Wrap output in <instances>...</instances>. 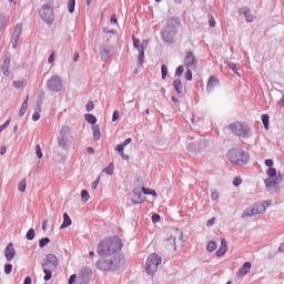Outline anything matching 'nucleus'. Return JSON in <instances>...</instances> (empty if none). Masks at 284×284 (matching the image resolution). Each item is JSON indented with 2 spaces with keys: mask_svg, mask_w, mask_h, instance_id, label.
<instances>
[{
  "mask_svg": "<svg viewBox=\"0 0 284 284\" xmlns=\"http://www.w3.org/2000/svg\"><path fill=\"white\" fill-rule=\"evenodd\" d=\"M6 260L10 263L17 256V251L14 250V244L9 243L4 250Z\"/></svg>",
  "mask_w": 284,
  "mask_h": 284,
  "instance_id": "18",
  "label": "nucleus"
},
{
  "mask_svg": "<svg viewBox=\"0 0 284 284\" xmlns=\"http://www.w3.org/2000/svg\"><path fill=\"white\" fill-rule=\"evenodd\" d=\"M226 156L229 161L235 163V165H247L250 162V154L243 149H231Z\"/></svg>",
  "mask_w": 284,
  "mask_h": 284,
  "instance_id": "3",
  "label": "nucleus"
},
{
  "mask_svg": "<svg viewBox=\"0 0 284 284\" xmlns=\"http://www.w3.org/2000/svg\"><path fill=\"white\" fill-rule=\"evenodd\" d=\"M26 187H28V182L26 179L21 180L19 185H18V190L19 192H26Z\"/></svg>",
  "mask_w": 284,
  "mask_h": 284,
  "instance_id": "39",
  "label": "nucleus"
},
{
  "mask_svg": "<svg viewBox=\"0 0 284 284\" xmlns=\"http://www.w3.org/2000/svg\"><path fill=\"white\" fill-rule=\"evenodd\" d=\"M143 201H145V194L142 193L141 190L134 189L133 196L131 199V203H133V205H141V203H143Z\"/></svg>",
  "mask_w": 284,
  "mask_h": 284,
  "instance_id": "14",
  "label": "nucleus"
},
{
  "mask_svg": "<svg viewBox=\"0 0 284 284\" xmlns=\"http://www.w3.org/2000/svg\"><path fill=\"white\" fill-rule=\"evenodd\" d=\"M227 252V241L223 239L221 241V247L216 251L215 255L216 256H225V253Z\"/></svg>",
  "mask_w": 284,
  "mask_h": 284,
  "instance_id": "24",
  "label": "nucleus"
},
{
  "mask_svg": "<svg viewBox=\"0 0 284 284\" xmlns=\"http://www.w3.org/2000/svg\"><path fill=\"white\" fill-rule=\"evenodd\" d=\"M179 28H181V19L178 17L169 18L161 29L162 40L165 43H174V38L179 34Z\"/></svg>",
  "mask_w": 284,
  "mask_h": 284,
  "instance_id": "2",
  "label": "nucleus"
},
{
  "mask_svg": "<svg viewBox=\"0 0 284 284\" xmlns=\"http://www.w3.org/2000/svg\"><path fill=\"white\" fill-rule=\"evenodd\" d=\"M81 199L84 203H88V201H90V193H88V190L81 191Z\"/></svg>",
  "mask_w": 284,
  "mask_h": 284,
  "instance_id": "40",
  "label": "nucleus"
},
{
  "mask_svg": "<svg viewBox=\"0 0 284 284\" xmlns=\"http://www.w3.org/2000/svg\"><path fill=\"white\" fill-rule=\"evenodd\" d=\"M264 183H265L266 187H276V185L278 183V178H276L275 180H272V178H268V179L264 180Z\"/></svg>",
  "mask_w": 284,
  "mask_h": 284,
  "instance_id": "32",
  "label": "nucleus"
},
{
  "mask_svg": "<svg viewBox=\"0 0 284 284\" xmlns=\"http://www.w3.org/2000/svg\"><path fill=\"white\" fill-rule=\"evenodd\" d=\"M100 181H101V178H98L94 180V182L91 184L92 190H97V187H99Z\"/></svg>",
  "mask_w": 284,
  "mask_h": 284,
  "instance_id": "58",
  "label": "nucleus"
},
{
  "mask_svg": "<svg viewBox=\"0 0 284 284\" xmlns=\"http://www.w3.org/2000/svg\"><path fill=\"white\" fill-rule=\"evenodd\" d=\"M11 121H12V119H9L2 125H0V132H3V130H6V128H8V125H10Z\"/></svg>",
  "mask_w": 284,
  "mask_h": 284,
  "instance_id": "57",
  "label": "nucleus"
},
{
  "mask_svg": "<svg viewBox=\"0 0 284 284\" xmlns=\"http://www.w3.org/2000/svg\"><path fill=\"white\" fill-rule=\"evenodd\" d=\"M209 26L210 28H216V20H214V16L209 14Z\"/></svg>",
  "mask_w": 284,
  "mask_h": 284,
  "instance_id": "49",
  "label": "nucleus"
},
{
  "mask_svg": "<svg viewBox=\"0 0 284 284\" xmlns=\"http://www.w3.org/2000/svg\"><path fill=\"white\" fill-rule=\"evenodd\" d=\"M266 174L271 178V179H276V169L271 168L267 170Z\"/></svg>",
  "mask_w": 284,
  "mask_h": 284,
  "instance_id": "47",
  "label": "nucleus"
},
{
  "mask_svg": "<svg viewBox=\"0 0 284 284\" xmlns=\"http://www.w3.org/2000/svg\"><path fill=\"white\" fill-rule=\"evenodd\" d=\"M173 88L178 92V94H183V82L181 79H175L173 81Z\"/></svg>",
  "mask_w": 284,
  "mask_h": 284,
  "instance_id": "26",
  "label": "nucleus"
},
{
  "mask_svg": "<svg viewBox=\"0 0 284 284\" xmlns=\"http://www.w3.org/2000/svg\"><path fill=\"white\" fill-rule=\"evenodd\" d=\"M39 119H41V114H39V112H34L32 115V121H39Z\"/></svg>",
  "mask_w": 284,
  "mask_h": 284,
  "instance_id": "62",
  "label": "nucleus"
},
{
  "mask_svg": "<svg viewBox=\"0 0 284 284\" xmlns=\"http://www.w3.org/2000/svg\"><path fill=\"white\" fill-rule=\"evenodd\" d=\"M262 123H263L265 130H270V115L268 114L262 115Z\"/></svg>",
  "mask_w": 284,
  "mask_h": 284,
  "instance_id": "35",
  "label": "nucleus"
},
{
  "mask_svg": "<svg viewBox=\"0 0 284 284\" xmlns=\"http://www.w3.org/2000/svg\"><path fill=\"white\" fill-rule=\"evenodd\" d=\"M75 6H77V0L68 1V11L70 12V14H72L74 12Z\"/></svg>",
  "mask_w": 284,
  "mask_h": 284,
  "instance_id": "38",
  "label": "nucleus"
},
{
  "mask_svg": "<svg viewBox=\"0 0 284 284\" xmlns=\"http://www.w3.org/2000/svg\"><path fill=\"white\" fill-rule=\"evenodd\" d=\"M13 85L16 87V88H23V81H14L13 82Z\"/></svg>",
  "mask_w": 284,
  "mask_h": 284,
  "instance_id": "63",
  "label": "nucleus"
},
{
  "mask_svg": "<svg viewBox=\"0 0 284 284\" xmlns=\"http://www.w3.org/2000/svg\"><path fill=\"white\" fill-rule=\"evenodd\" d=\"M104 174L112 176L114 174V163H110L106 168L103 169Z\"/></svg>",
  "mask_w": 284,
  "mask_h": 284,
  "instance_id": "34",
  "label": "nucleus"
},
{
  "mask_svg": "<svg viewBox=\"0 0 284 284\" xmlns=\"http://www.w3.org/2000/svg\"><path fill=\"white\" fill-rule=\"evenodd\" d=\"M192 70L194 69H186V72H185L186 81H192Z\"/></svg>",
  "mask_w": 284,
  "mask_h": 284,
  "instance_id": "53",
  "label": "nucleus"
},
{
  "mask_svg": "<svg viewBox=\"0 0 284 284\" xmlns=\"http://www.w3.org/2000/svg\"><path fill=\"white\" fill-rule=\"evenodd\" d=\"M4 274H12V264L4 265Z\"/></svg>",
  "mask_w": 284,
  "mask_h": 284,
  "instance_id": "54",
  "label": "nucleus"
},
{
  "mask_svg": "<svg viewBox=\"0 0 284 284\" xmlns=\"http://www.w3.org/2000/svg\"><path fill=\"white\" fill-rule=\"evenodd\" d=\"M216 247H217L216 242L210 241L206 246V250H207V252H214V250H216Z\"/></svg>",
  "mask_w": 284,
  "mask_h": 284,
  "instance_id": "42",
  "label": "nucleus"
},
{
  "mask_svg": "<svg viewBox=\"0 0 284 284\" xmlns=\"http://www.w3.org/2000/svg\"><path fill=\"white\" fill-rule=\"evenodd\" d=\"M36 154L38 159H43V152H41V145L37 144L36 146Z\"/></svg>",
  "mask_w": 284,
  "mask_h": 284,
  "instance_id": "51",
  "label": "nucleus"
},
{
  "mask_svg": "<svg viewBox=\"0 0 284 284\" xmlns=\"http://www.w3.org/2000/svg\"><path fill=\"white\" fill-rule=\"evenodd\" d=\"M95 267L101 272H112V262L111 260L100 258L95 263Z\"/></svg>",
  "mask_w": 284,
  "mask_h": 284,
  "instance_id": "13",
  "label": "nucleus"
},
{
  "mask_svg": "<svg viewBox=\"0 0 284 284\" xmlns=\"http://www.w3.org/2000/svg\"><path fill=\"white\" fill-rule=\"evenodd\" d=\"M58 143L62 150H70V145H72V133L69 126H62L58 136Z\"/></svg>",
  "mask_w": 284,
  "mask_h": 284,
  "instance_id": "6",
  "label": "nucleus"
},
{
  "mask_svg": "<svg viewBox=\"0 0 284 284\" xmlns=\"http://www.w3.org/2000/svg\"><path fill=\"white\" fill-rule=\"evenodd\" d=\"M265 165H266V168L271 169L274 166V161L272 159H267V160H265Z\"/></svg>",
  "mask_w": 284,
  "mask_h": 284,
  "instance_id": "60",
  "label": "nucleus"
},
{
  "mask_svg": "<svg viewBox=\"0 0 284 284\" xmlns=\"http://www.w3.org/2000/svg\"><path fill=\"white\" fill-rule=\"evenodd\" d=\"M48 243H50V237H43L39 241V247H45V245H48Z\"/></svg>",
  "mask_w": 284,
  "mask_h": 284,
  "instance_id": "46",
  "label": "nucleus"
},
{
  "mask_svg": "<svg viewBox=\"0 0 284 284\" xmlns=\"http://www.w3.org/2000/svg\"><path fill=\"white\" fill-rule=\"evenodd\" d=\"M72 225V220L70 219V215L68 213L63 214V223L60 226V230H65V227H70Z\"/></svg>",
  "mask_w": 284,
  "mask_h": 284,
  "instance_id": "27",
  "label": "nucleus"
},
{
  "mask_svg": "<svg viewBox=\"0 0 284 284\" xmlns=\"http://www.w3.org/2000/svg\"><path fill=\"white\" fill-rule=\"evenodd\" d=\"M162 263L161 256L158 254L149 255L146 263L144 265V270L149 276H154L156 272H159V266Z\"/></svg>",
  "mask_w": 284,
  "mask_h": 284,
  "instance_id": "4",
  "label": "nucleus"
},
{
  "mask_svg": "<svg viewBox=\"0 0 284 284\" xmlns=\"http://www.w3.org/2000/svg\"><path fill=\"white\" fill-rule=\"evenodd\" d=\"M87 112H92L94 110V102L90 101L85 105Z\"/></svg>",
  "mask_w": 284,
  "mask_h": 284,
  "instance_id": "52",
  "label": "nucleus"
},
{
  "mask_svg": "<svg viewBox=\"0 0 284 284\" xmlns=\"http://www.w3.org/2000/svg\"><path fill=\"white\" fill-rule=\"evenodd\" d=\"M47 88L50 92H61V90H63V85L61 84V78H59V75H52L47 81Z\"/></svg>",
  "mask_w": 284,
  "mask_h": 284,
  "instance_id": "9",
  "label": "nucleus"
},
{
  "mask_svg": "<svg viewBox=\"0 0 284 284\" xmlns=\"http://www.w3.org/2000/svg\"><path fill=\"white\" fill-rule=\"evenodd\" d=\"M142 192H143L144 196H145V194L149 196H159V194L156 193L155 190L148 189L145 186H142Z\"/></svg>",
  "mask_w": 284,
  "mask_h": 284,
  "instance_id": "33",
  "label": "nucleus"
},
{
  "mask_svg": "<svg viewBox=\"0 0 284 284\" xmlns=\"http://www.w3.org/2000/svg\"><path fill=\"white\" fill-rule=\"evenodd\" d=\"M23 284H32V277L27 276V277L24 278Z\"/></svg>",
  "mask_w": 284,
  "mask_h": 284,
  "instance_id": "64",
  "label": "nucleus"
},
{
  "mask_svg": "<svg viewBox=\"0 0 284 284\" xmlns=\"http://www.w3.org/2000/svg\"><path fill=\"white\" fill-rule=\"evenodd\" d=\"M112 272H116V270H121L123 265H125V256L123 254H118L114 257L110 258Z\"/></svg>",
  "mask_w": 284,
  "mask_h": 284,
  "instance_id": "12",
  "label": "nucleus"
},
{
  "mask_svg": "<svg viewBox=\"0 0 284 284\" xmlns=\"http://www.w3.org/2000/svg\"><path fill=\"white\" fill-rule=\"evenodd\" d=\"M267 207H270V203H267V201H264L261 205H260V213L263 214V212H265L267 210Z\"/></svg>",
  "mask_w": 284,
  "mask_h": 284,
  "instance_id": "48",
  "label": "nucleus"
},
{
  "mask_svg": "<svg viewBox=\"0 0 284 284\" xmlns=\"http://www.w3.org/2000/svg\"><path fill=\"white\" fill-rule=\"evenodd\" d=\"M242 14L245 17V21L247 23H254V14L252 13V10L247 7L241 8Z\"/></svg>",
  "mask_w": 284,
  "mask_h": 284,
  "instance_id": "22",
  "label": "nucleus"
},
{
  "mask_svg": "<svg viewBox=\"0 0 284 284\" xmlns=\"http://www.w3.org/2000/svg\"><path fill=\"white\" fill-rule=\"evenodd\" d=\"M241 183H243V180H241V179H239V178H235V179L233 180V185H234L235 187H239V185H241Z\"/></svg>",
  "mask_w": 284,
  "mask_h": 284,
  "instance_id": "61",
  "label": "nucleus"
},
{
  "mask_svg": "<svg viewBox=\"0 0 284 284\" xmlns=\"http://www.w3.org/2000/svg\"><path fill=\"white\" fill-rule=\"evenodd\" d=\"M184 65L186 70H196V67L199 65V61L196 60L194 52L192 51L186 52L184 58Z\"/></svg>",
  "mask_w": 284,
  "mask_h": 284,
  "instance_id": "11",
  "label": "nucleus"
},
{
  "mask_svg": "<svg viewBox=\"0 0 284 284\" xmlns=\"http://www.w3.org/2000/svg\"><path fill=\"white\" fill-rule=\"evenodd\" d=\"M93 130V139L94 141H99L101 139V128L99 124L92 126Z\"/></svg>",
  "mask_w": 284,
  "mask_h": 284,
  "instance_id": "29",
  "label": "nucleus"
},
{
  "mask_svg": "<svg viewBox=\"0 0 284 284\" xmlns=\"http://www.w3.org/2000/svg\"><path fill=\"white\" fill-rule=\"evenodd\" d=\"M90 278H92V270L84 267L80 271L79 281L81 284H89Z\"/></svg>",
  "mask_w": 284,
  "mask_h": 284,
  "instance_id": "17",
  "label": "nucleus"
},
{
  "mask_svg": "<svg viewBox=\"0 0 284 284\" xmlns=\"http://www.w3.org/2000/svg\"><path fill=\"white\" fill-rule=\"evenodd\" d=\"M256 214H261V210L254 206H248L243 213L242 217L247 219L248 216H256Z\"/></svg>",
  "mask_w": 284,
  "mask_h": 284,
  "instance_id": "23",
  "label": "nucleus"
},
{
  "mask_svg": "<svg viewBox=\"0 0 284 284\" xmlns=\"http://www.w3.org/2000/svg\"><path fill=\"white\" fill-rule=\"evenodd\" d=\"M185 72V68L183 65H179L175 70V77H181Z\"/></svg>",
  "mask_w": 284,
  "mask_h": 284,
  "instance_id": "50",
  "label": "nucleus"
},
{
  "mask_svg": "<svg viewBox=\"0 0 284 284\" xmlns=\"http://www.w3.org/2000/svg\"><path fill=\"white\" fill-rule=\"evenodd\" d=\"M124 148H122V151L121 150H115V152H118L121 156V159H123V161H130V155L125 154L123 152Z\"/></svg>",
  "mask_w": 284,
  "mask_h": 284,
  "instance_id": "45",
  "label": "nucleus"
},
{
  "mask_svg": "<svg viewBox=\"0 0 284 284\" xmlns=\"http://www.w3.org/2000/svg\"><path fill=\"white\" fill-rule=\"evenodd\" d=\"M84 119L87 122L90 123V125H97V116H94V114L87 113V114H84Z\"/></svg>",
  "mask_w": 284,
  "mask_h": 284,
  "instance_id": "30",
  "label": "nucleus"
},
{
  "mask_svg": "<svg viewBox=\"0 0 284 284\" xmlns=\"http://www.w3.org/2000/svg\"><path fill=\"white\" fill-rule=\"evenodd\" d=\"M216 88H221V81L215 75H211L206 84V91L214 92Z\"/></svg>",
  "mask_w": 284,
  "mask_h": 284,
  "instance_id": "16",
  "label": "nucleus"
},
{
  "mask_svg": "<svg viewBox=\"0 0 284 284\" xmlns=\"http://www.w3.org/2000/svg\"><path fill=\"white\" fill-rule=\"evenodd\" d=\"M114 55V47L104 43L100 47V59L101 61H108Z\"/></svg>",
  "mask_w": 284,
  "mask_h": 284,
  "instance_id": "10",
  "label": "nucleus"
},
{
  "mask_svg": "<svg viewBox=\"0 0 284 284\" xmlns=\"http://www.w3.org/2000/svg\"><path fill=\"white\" fill-rule=\"evenodd\" d=\"M40 18L48 26H52L54 23V12L52 10V4L45 3L40 10Z\"/></svg>",
  "mask_w": 284,
  "mask_h": 284,
  "instance_id": "7",
  "label": "nucleus"
},
{
  "mask_svg": "<svg viewBox=\"0 0 284 284\" xmlns=\"http://www.w3.org/2000/svg\"><path fill=\"white\" fill-rule=\"evenodd\" d=\"M43 263L47 264H51L53 265V270H57L59 267V257H57V255L50 253L45 256V260L43 261Z\"/></svg>",
  "mask_w": 284,
  "mask_h": 284,
  "instance_id": "20",
  "label": "nucleus"
},
{
  "mask_svg": "<svg viewBox=\"0 0 284 284\" xmlns=\"http://www.w3.org/2000/svg\"><path fill=\"white\" fill-rule=\"evenodd\" d=\"M74 283H77V274H72L69 277V282H68V284H74Z\"/></svg>",
  "mask_w": 284,
  "mask_h": 284,
  "instance_id": "59",
  "label": "nucleus"
},
{
  "mask_svg": "<svg viewBox=\"0 0 284 284\" xmlns=\"http://www.w3.org/2000/svg\"><path fill=\"white\" fill-rule=\"evenodd\" d=\"M148 42H142L139 39L133 38V47L139 51L138 63L143 65V59H145V48Z\"/></svg>",
  "mask_w": 284,
  "mask_h": 284,
  "instance_id": "8",
  "label": "nucleus"
},
{
  "mask_svg": "<svg viewBox=\"0 0 284 284\" xmlns=\"http://www.w3.org/2000/svg\"><path fill=\"white\" fill-rule=\"evenodd\" d=\"M119 116H120L119 110H114L112 114V122L114 123V121H119Z\"/></svg>",
  "mask_w": 284,
  "mask_h": 284,
  "instance_id": "56",
  "label": "nucleus"
},
{
  "mask_svg": "<svg viewBox=\"0 0 284 284\" xmlns=\"http://www.w3.org/2000/svg\"><path fill=\"white\" fill-rule=\"evenodd\" d=\"M132 143V138L126 139L123 143L118 144L115 146V150H120V152L122 151V148H126V145H130Z\"/></svg>",
  "mask_w": 284,
  "mask_h": 284,
  "instance_id": "37",
  "label": "nucleus"
},
{
  "mask_svg": "<svg viewBox=\"0 0 284 284\" xmlns=\"http://www.w3.org/2000/svg\"><path fill=\"white\" fill-rule=\"evenodd\" d=\"M229 130L235 134V136H240V139H247L250 136V125L243 122H234L229 125Z\"/></svg>",
  "mask_w": 284,
  "mask_h": 284,
  "instance_id": "5",
  "label": "nucleus"
},
{
  "mask_svg": "<svg viewBox=\"0 0 284 284\" xmlns=\"http://www.w3.org/2000/svg\"><path fill=\"white\" fill-rule=\"evenodd\" d=\"M151 220H152V223H159V221H161V215L155 213L152 215Z\"/></svg>",
  "mask_w": 284,
  "mask_h": 284,
  "instance_id": "55",
  "label": "nucleus"
},
{
  "mask_svg": "<svg viewBox=\"0 0 284 284\" xmlns=\"http://www.w3.org/2000/svg\"><path fill=\"white\" fill-rule=\"evenodd\" d=\"M123 247V242L119 236L105 237L100 241L97 250L99 256H112V254L119 252Z\"/></svg>",
  "mask_w": 284,
  "mask_h": 284,
  "instance_id": "1",
  "label": "nucleus"
},
{
  "mask_svg": "<svg viewBox=\"0 0 284 284\" xmlns=\"http://www.w3.org/2000/svg\"><path fill=\"white\" fill-rule=\"evenodd\" d=\"M210 148V141L205 140V138L200 139L197 143V152H203V150H207Z\"/></svg>",
  "mask_w": 284,
  "mask_h": 284,
  "instance_id": "25",
  "label": "nucleus"
},
{
  "mask_svg": "<svg viewBox=\"0 0 284 284\" xmlns=\"http://www.w3.org/2000/svg\"><path fill=\"white\" fill-rule=\"evenodd\" d=\"M187 150H189V152H199V144H196V143H189Z\"/></svg>",
  "mask_w": 284,
  "mask_h": 284,
  "instance_id": "43",
  "label": "nucleus"
},
{
  "mask_svg": "<svg viewBox=\"0 0 284 284\" xmlns=\"http://www.w3.org/2000/svg\"><path fill=\"white\" fill-rule=\"evenodd\" d=\"M250 270H252V263L245 262L236 273L237 278H243V276H246Z\"/></svg>",
  "mask_w": 284,
  "mask_h": 284,
  "instance_id": "21",
  "label": "nucleus"
},
{
  "mask_svg": "<svg viewBox=\"0 0 284 284\" xmlns=\"http://www.w3.org/2000/svg\"><path fill=\"white\" fill-rule=\"evenodd\" d=\"M10 54L9 53H6L3 55V62H2V65H1V70H2V73L4 74V77H8L10 74Z\"/></svg>",
  "mask_w": 284,
  "mask_h": 284,
  "instance_id": "19",
  "label": "nucleus"
},
{
  "mask_svg": "<svg viewBox=\"0 0 284 284\" xmlns=\"http://www.w3.org/2000/svg\"><path fill=\"white\" fill-rule=\"evenodd\" d=\"M22 32H23V24L18 23L14 28V31H13V38L14 39H20Z\"/></svg>",
  "mask_w": 284,
  "mask_h": 284,
  "instance_id": "28",
  "label": "nucleus"
},
{
  "mask_svg": "<svg viewBox=\"0 0 284 284\" xmlns=\"http://www.w3.org/2000/svg\"><path fill=\"white\" fill-rule=\"evenodd\" d=\"M30 97H27L26 100L23 101L21 109L19 111V116H23L26 114V112H28V101H29Z\"/></svg>",
  "mask_w": 284,
  "mask_h": 284,
  "instance_id": "31",
  "label": "nucleus"
},
{
  "mask_svg": "<svg viewBox=\"0 0 284 284\" xmlns=\"http://www.w3.org/2000/svg\"><path fill=\"white\" fill-rule=\"evenodd\" d=\"M161 72H162V79H163V81H165V79H168V65L162 64Z\"/></svg>",
  "mask_w": 284,
  "mask_h": 284,
  "instance_id": "44",
  "label": "nucleus"
},
{
  "mask_svg": "<svg viewBox=\"0 0 284 284\" xmlns=\"http://www.w3.org/2000/svg\"><path fill=\"white\" fill-rule=\"evenodd\" d=\"M225 63H226V65H229V68H230V70H232V72H234L235 74L241 77V74H239V70L236 69V63H233L232 61H229V60H226Z\"/></svg>",
  "mask_w": 284,
  "mask_h": 284,
  "instance_id": "36",
  "label": "nucleus"
},
{
  "mask_svg": "<svg viewBox=\"0 0 284 284\" xmlns=\"http://www.w3.org/2000/svg\"><path fill=\"white\" fill-rule=\"evenodd\" d=\"M34 236H36L34 229H30V230L27 232L26 239H27L28 241H34Z\"/></svg>",
  "mask_w": 284,
  "mask_h": 284,
  "instance_id": "41",
  "label": "nucleus"
},
{
  "mask_svg": "<svg viewBox=\"0 0 284 284\" xmlns=\"http://www.w3.org/2000/svg\"><path fill=\"white\" fill-rule=\"evenodd\" d=\"M42 270L44 273V281H50L52 278V273L57 272V268H54L53 264H48L45 262L42 263Z\"/></svg>",
  "mask_w": 284,
  "mask_h": 284,
  "instance_id": "15",
  "label": "nucleus"
}]
</instances>
